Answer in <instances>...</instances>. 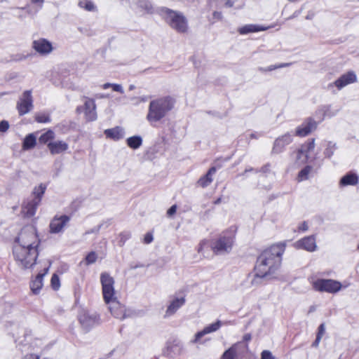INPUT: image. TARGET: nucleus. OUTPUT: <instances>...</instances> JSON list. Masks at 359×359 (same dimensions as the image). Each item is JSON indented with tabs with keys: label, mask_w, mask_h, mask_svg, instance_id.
Returning a JSON list of instances; mask_svg holds the SVG:
<instances>
[{
	"label": "nucleus",
	"mask_w": 359,
	"mask_h": 359,
	"mask_svg": "<svg viewBox=\"0 0 359 359\" xmlns=\"http://www.w3.org/2000/svg\"><path fill=\"white\" fill-rule=\"evenodd\" d=\"M176 210H177V205H172L167 211V215L168 217H171L172 216L175 212H176Z\"/></svg>",
	"instance_id": "nucleus-53"
},
{
	"label": "nucleus",
	"mask_w": 359,
	"mask_h": 359,
	"mask_svg": "<svg viewBox=\"0 0 359 359\" xmlns=\"http://www.w3.org/2000/svg\"><path fill=\"white\" fill-rule=\"evenodd\" d=\"M100 283L103 299L105 303L111 302L112 300L116 299L114 289L115 280L108 272L101 273Z\"/></svg>",
	"instance_id": "nucleus-7"
},
{
	"label": "nucleus",
	"mask_w": 359,
	"mask_h": 359,
	"mask_svg": "<svg viewBox=\"0 0 359 359\" xmlns=\"http://www.w3.org/2000/svg\"><path fill=\"white\" fill-rule=\"evenodd\" d=\"M222 325V323L219 320H217L215 323L208 325L201 331L198 332L195 334L194 339H193L192 342L194 344L198 343L201 338L204 335L217 331L221 327Z\"/></svg>",
	"instance_id": "nucleus-25"
},
{
	"label": "nucleus",
	"mask_w": 359,
	"mask_h": 359,
	"mask_svg": "<svg viewBox=\"0 0 359 359\" xmlns=\"http://www.w3.org/2000/svg\"><path fill=\"white\" fill-rule=\"evenodd\" d=\"M251 339H252V335L250 333H247V334H244V336L243 337V341L248 342V341H250Z\"/></svg>",
	"instance_id": "nucleus-59"
},
{
	"label": "nucleus",
	"mask_w": 359,
	"mask_h": 359,
	"mask_svg": "<svg viewBox=\"0 0 359 359\" xmlns=\"http://www.w3.org/2000/svg\"><path fill=\"white\" fill-rule=\"evenodd\" d=\"M70 221V217L66 215H56L51 219L49 224V231L51 233H59L64 231V228Z\"/></svg>",
	"instance_id": "nucleus-13"
},
{
	"label": "nucleus",
	"mask_w": 359,
	"mask_h": 359,
	"mask_svg": "<svg viewBox=\"0 0 359 359\" xmlns=\"http://www.w3.org/2000/svg\"><path fill=\"white\" fill-rule=\"evenodd\" d=\"M55 138V133L52 130H48L46 132L43 133L39 138L40 144H48L51 140Z\"/></svg>",
	"instance_id": "nucleus-36"
},
{
	"label": "nucleus",
	"mask_w": 359,
	"mask_h": 359,
	"mask_svg": "<svg viewBox=\"0 0 359 359\" xmlns=\"http://www.w3.org/2000/svg\"><path fill=\"white\" fill-rule=\"evenodd\" d=\"M97 258V254L94 251L89 252L85 258L86 264L90 265L94 264L96 262Z\"/></svg>",
	"instance_id": "nucleus-44"
},
{
	"label": "nucleus",
	"mask_w": 359,
	"mask_h": 359,
	"mask_svg": "<svg viewBox=\"0 0 359 359\" xmlns=\"http://www.w3.org/2000/svg\"><path fill=\"white\" fill-rule=\"evenodd\" d=\"M242 344L243 343L241 341L233 344L223 353L221 359H235L237 355V351Z\"/></svg>",
	"instance_id": "nucleus-32"
},
{
	"label": "nucleus",
	"mask_w": 359,
	"mask_h": 359,
	"mask_svg": "<svg viewBox=\"0 0 359 359\" xmlns=\"http://www.w3.org/2000/svg\"><path fill=\"white\" fill-rule=\"evenodd\" d=\"M356 81V74L353 71L351 70L341 75L340 77L333 83H329L327 88L331 89L333 87H336L338 90H340L345 86L355 83Z\"/></svg>",
	"instance_id": "nucleus-10"
},
{
	"label": "nucleus",
	"mask_w": 359,
	"mask_h": 359,
	"mask_svg": "<svg viewBox=\"0 0 359 359\" xmlns=\"http://www.w3.org/2000/svg\"><path fill=\"white\" fill-rule=\"evenodd\" d=\"M118 237V244L120 246H123L125 243L131 237V233L129 231H123L119 233Z\"/></svg>",
	"instance_id": "nucleus-43"
},
{
	"label": "nucleus",
	"mask_w": 359,
	"mask_h": 359,
	"mask_svg": "<svg viewBox=\"0 0 359 359\" xmlns=\"http://www.w3.org/2000/svg\"><path fill=\"white\" fill-rule=\"evenodd\" d=\"M182 350V342L177 339H171L167 341L163 353L168 357L173 358L175 355L180 354Z\"/></svg>",
	"instance_id": "nucleus-19"
},
{
	"label": "nucleus",
	"mask_w": 359,
	"mask_h": 359,
	"mask_svg": "<svg viewBox=\"0 0 359 359\" xmlns=\"http://www.w3.org/2000/svg\"><path fill=\"white\" fill-rule=\"evenodd\" d=\"M130 8L143 14H151L154 13V8L149 0H128Z\"/></svg>",
	"instance_id": "nucleus-15"
},
{
	"label": "nucleus",
	"mask_w": 359,
	"mask_h": 359,
	"mask_svg": "<svg viewBox=\"0 0 359 359\" xmlns=\"http://www.w3.org/2000/svg\"><path fill=\"white\" fill-rule=\"evenodd\" d=\"M161 13L163 15L165 22L172 29L179 33L187 32L188 29L187 20L181 12L163 8Z\"/></svg>",
	"instance_id": "nucleus-5"
},
{
	"label": "nucleus",
	"mask_w": 359,
	"mask_h": 359,
	"mask_svg": "<svg viewBox=\"0 0 359 359\" xmlns=\"http://www.w3.org/2000/svg\"><path fill=\"white\" fill-rule=\"evenodd\" d=\"M43 285V275H36L30 282L29 287L32 294L37 295L40 293Z\"/></svg>",
	"instance_id": "nucleus-31"
},
{
	"label": "nucleus",
	"mask_w": 359,
	"mask_h": 359,
	"mask_svg": "<svg viewBox=\"0 0 359 359\" xmlns=\"http://www.w3.org/2000/svg\"><path fill=\"white\" fill-rule=\"evenodd\" d=\"M32 47L41 55H48L53 50L52 43L43 38L34 40Z\"/></svg>",
	"instance_id": "nucleus-20"
},
{
	"label": "nucleus",
	"mask_w": 359,
	"mask_h": 359,
	"mask_svg": "<svg viewBox=\"0 0 359 359\" xmlns=\"http://www.w3.org/2000/svg\"><path fill=\"white\" fill-rule=\"evenodd\" d=\"M79 320L84 329L89 330L95 325L99 324L100 317L96 313L90 314L87 312H83L79 314Z\"/></svg>",
	"instance_id": "nucleus-17"
},
{
	"label": "nucleus",
	"mask_w": 359,
	"mask_h": 359,
	"mask_svg": "<svg viewBox=\"0 0 359 359\" xmlns=\"http://www.w3.org/2000/svg\"><path fill=\"white\" fill-rule=\"evenodd\" d=\"M35 120L38 123H49L50 121V117L49 115L40 114L35 116Z\"/></svg>",
	"instance_id": "nucleus-46"
},
{
	"label": "nucleus",
	"mask_w": 359,
	"mask_h": 359,
	"mask_svg": "<svg viewBox=\"0 0 359 359\" xmlns=\"http://www.w3.org/2000/svg\"><path fill=\"white\" fill-rule=\"evenodd\" d=\"M236 1L237 0H227L225 3V5L227 7H232Z\"/></svg>",
	"instance_id": "nucleus-62"
},
{
	"label": "nucleus",
	"mask_w": 359,
	"mask_h": 359,
	"mask_svg": "<svg viewBox=\"0 0 359 359\" xmlns=\"http://www.w3.org/2000/svg\"><path fill=\"white\" fill-rule=\"evenodd\" d=\"M36 144V137L33 133L28 134L24 139L22 142V149L24 150H29L33 149Z\"/></svg>",
	"instance_id": "nucleus-34"
},
{
	"label": "nucleus",
	"mask_w": 359,
	"mask_h": 359,
	"mask_svg": "<svg viewBox=\"0 0 359 359\" xmlns=\"http://www.w3.org/2000/svg\"><path fill=\"white\" fill-rule=\"evenodd\" d=\"M337 149V147L335 143H333L332 142H328L323 153L325 157L328 158H331Z\"/></svg>",
	"instance_id": "nucleus-37"
},
{
	"label": "nucleus",
	"mask_w": 359,
	"mask_h": 359,
	"mask_svg": "<svg viewBox=\"0 0 359 359\" xmlns=\"http://www.w3.org/2000/svg\"><path fill=\"white\" fill-rule=\"evenodd\" d=\"M254 271L255 273L253 275L251 273L248 275V279H250V287H257L264 284V279L269 276V275L259 269H254Z\"/></svg>",
	"instance_id": "nucleus-24"
},
{
	"label": "nucleus",
	"mask_w": 359,
	"mask_h": 359,
	"mask_svg": "<svg viewBox=\"0 0 359 359\" xmlns=\"http://www.w3.org/2000/svg\"><path fill=\"white\" fill-rule=\"evenodd\" d=\"M154 241L153 233L149 231L147 232L144 237L143 243L144 244H149Z\"/></svg>",
	"instance_id": "nucleus-48"
},
{
	"label": "nucleus",
	"mask_w": 359,
	"mask_h": 359,
	"mask_svg": "<svg viewBox=\"0 0 359 359\" xmlns=\"http://www.w3.org/2000/svg\"><path fill=\"white\" fill-rule=\"evenodd\" d=\"M23 359H40V357L36 354H27L26 355Z\"/></svg>",
	"instance_id": "nucleus-57"
},
{
	"label": "nucleus",
	"mask_w": 359,
	"mask_h": 359,
	"mask_svg": "<svg viewBox=\"0 0 359 359\" xmlns=\"http://www.w3.org/2000/svg\"><path fill=\"white\" fill-rule=\"evenodd\" d=\"M109 305V309L112 316L115 318L123 320L129 315L126 313V309L124 305H122L118 300L117 298L112 300L111 302L106 303Z\"/></svg>",
	"instance_id": "nucleus-18"
},
{
	"label": "nucleus",
	"mask_w": 359,
	"mask_h": 359,
	"mask_svg": "<svg viewBox=\"0 0 359 359\" xmlns=\"http://www.w3.org/2000/svg\"><path fill=\"white\" fill-rule=\"evenodd\" d=\"M104 133L107 137L116 141L119 140L124 137V130L119 126L107 129Z\"/></svg>",
	"instance_id": "nucleus-29"
},
{
	"label": "nucleus",
	"mask_w": 359,
	"mask_h": 359,
	"mask_svg": "<svg viewBox=\"0 0 359 359\" xmlns=\"http://www.w3.org/2000/svg\"><path fill=\"white\" fill-rule=\"evenodd\" d=\"M16 246L39 248L41 241L38 237L36 229L34 226H27L22 229L15 238Z\"/></svg>",
	"instance_id": "nucleus-6"
},
{
	"label": "nucleus",
	"mask_w": 359,
	"mask_h": 359,
	"mask_svg": "<svg viewBox=\"0 0 359 359\" xmlns=\"http://www.w3.org/2000/svg\"><path fill=\"white\" fill-rule=\"evenodd\" d=\"M325 323H321L318 328V332H317L316 336L320 337V338H322V337L325 334Z\"/></svg>",
	"instance_id": "nucleus-51"
},
{
	"label": "nucleus",
	"mask_w": 359,
	"mask_h": 359,
	"mask_svg": "<svg viewBox=\"0 0 359 359\" xmlns=\"http://www.w3.org/2000/svg\"><path fill=\"white\" fill-rule=\"evenodd\" d=\"M213 17L217 20H222V14L221 12L219 11H215L213 13Z\"/></svg>",
	"instance_id": "nucleus-61"
},
{
	"label": "nucleus",
	"mask_w": 359,
	"mask_h": 359,
	"mask_svg": "<svg viewBox=\"0 0 359 359\" xmlns=\"http://www.w3.org/2000/svg\"><path fill=\"white\" fill-rule=\"evenodd\" d=\"M285 250V245L283 243L265 249L257 257L255 269L261 270L269 276L273 274L280 266Z\"/></svg>",
	"instance_id": "nucleus-1"
},
{
	"label": "nucleus",
	"mask_w": 359,
	"mask_h": 359,
	"mask_svg": "<svg viewBox=\"0 0 359 359\" xmlns=\"http://www.w3.org/2000/svg\"><path fill=\"white\" fill-rule=\"evenodd\" d=\"M316 291L327 293H337L341 289V283L333 279L318 278L312 283Z\"/></svg>",
	"instance_id": "nucleus-8"
},
{
	"label": "nucleus",
	"mask_w": 359,
	"mask_h": 359,
	"mask_svg": "<svg viewBox=\"0 0 359 359\" xmlns=\"http://www.w3.org/2000/svg\"><path fill=\"white\" fill-rule=\"evenodd\" d=\"M27 57V55H22V54H17L13 56V60L14 61H21L22 60H25Z\"/></svg>",
	"instance_id": "nucleus-54"
},
{
	"label": "nucleus",
	"mask_w": 359,
	"mask_h": 359,
	"mask_svg": "<svg viewBox=\"0 0 359 359\" xmlns=\"http://www.w3.org/2000/svg\"><path fill=\"white\" fill-rule=\"evenodd\" d=\"M185 303L186 299L184 296L181 297H173V299L170 302V304L167 306L164 317L168 318L174 315L179 309L185 304Z\"/></svg>",
	"instance_id": "nucleus-21"
},
{
	"label": "nucleus",
	"mask_w": 359,
	"mask_h": 359,
	"mask_svg": "<svg viewBox=\"0 0 359 359\" xmlns=\"http://www.w3.org/2000/svg\"><path fill=\"white\" fill-rule=\"evenodd\" d=\"M48 148L52 155L59 154L69 148L68 144L64 141L59 140L55 142H50L48 144Z\"/></svg>",
	"instance_id": "nucleus-26"
},
{
	"label": "nucleus",
	"mask_w": 359,
	"mask_h": 359,
	"mask_svg": "<svg viewBox=\"0 0 359 359\" xmlns=\"http://www.w3.org/2000/svg\"><path fill=\"white\" fill-rule=\"evenodd\" d=\"M359 182V177L356 173L349 172L343 176L339 181L340 187L355 186Z\"/></svg>",
	"instance_id": "nucleus-27"
},
{
	"label": "nucleus",
	"mask_w": 359,
	"mask_h": 359,
	"mask_svg": "<svg viewBox=\"0 0 359 359\" xmlns=\"http://www.w3.org/2000/svg\"><path fill=\"white\" fill-rule=\"evenodd\" d=\"M318 123L313 118H307L296 129L295 135L299 137H306L317 128Z\"/></svg>",
	"instance_id": "nucleus-16"
},
{
	"label": "nucleus",
	"mask_w": 359,
	"mask_h": 359,
	"mask_svg": "<svg viewBox=\"0 0 359 359\" xmlns=\"http://www.w3.org/2000/svg\"><path fill=\"white\" fill-rule=\"evenodd\" d=\"M13 253L18 264L24 269L32 268L39 257V249L14 245Z\"/></svg>",
	"instance_id": "nucleus-3"
},
{
	"label": "nucleus",
	"mask_w": 359,
	"mask_h": 359,
	"mask_svg": "<svg viewBox=\"0 0 359 359\" xmlns=\"http://www.w3.org/2000/svg\"><path fill=\"white\" fill-rule=\"evenodd\" d=\"M31 2L32 4L36 6V8L34 9L33 12L32 10L29 9L30 6H27L23 8V9L27 10V13H29L35 14L42 8L44 0H31Z\"/></svg>",
	"instance_id": "nucleus-39"
},
{
	"label": "nucleus",
	"mask_w": 359,
	"mask_h": 359,
	"mask_svg": "<svg viewBox=\"0 0 359 359\" xmlns=\"http://www.w3.org/2000/svg\"><path fill=\"white\" fill-rule=\"evenodd\" d=\"M315 148V139H309L304 143L299 149H297L296 154L295 163L299 165L305 164L309 161V154Z\"/></svg>",
	"instance_id": "nucleus-9"
},
{
	"label": "nucleus",
	"mask_w": 359,
	"mask_h": 359,
	"mask_svg": "<svg viewBox=\"0 0 359 359\" xmlns=\"http://www.w3.org/2000/svg\"><path fill=\"white\" fill-rule=\"evenodd\" d=\"M292 140L293 134L292 133H287L278 137L273 142L271 153L273 154L282 153L285 149V147L292 142Z\"/></svg>",
	"instance_id": "nucleus-14"
},
{
	"label": "nucleus",
	"mask_w": 359,
	"mask_h": 359,
	"mask_svg": "<svg viewBox=\"0 0 359 359\" xmlns=\"http://www.w3.org/2000/svg\"><path fill=\"white\" fill-rule=\"evenodd\" d=\"M84 98L86 99L84 106H78L76 111L79 114L84 111L86 121H95L97 119V113L95 100L93 99L87 98L86 97H84Z\"/></svg>",
	"instance_id": "nucleus-11"
},
{
	"label": "nucleus",
	"mask_w": 359,
	"mask_h": 359,
	"mask_svg": "<svg viewBox=\"0 0 359 359\" xmlns=\"http://www.w3.org/2000/svg\"><path fill=\"white\" fill-rule=\"evenodd\" d=\"M300 231H306L308 230L309 227L307 225V223L306 222H304L299 227Z\"/></svg>",
	"instance_id": "nucleus-58"
},
{
	"label": "nucleus",
	"mask_w": 359,
	"mask_h": 359,
	"mask_svg": "<svg viewBox=\"0 0 359 359\" xmlns=\"http://www.w3.org/2000/svg\"><path fill=\"white\" fill-rule=\"evenodd\" d=\"M33 107L31 90H25L17 103V109L20 116L27 114Z\"/></svg>",
	"instance_id": "nucleus-12"
},
{
	"label": "nucleus",
	"mask_w": 359,
	"mask_h": 359,
	"mask_svg": "<svg viewBox=\"0 0 359 359\" xmlns=\"http://www.w3.org/2000/svg\"><path fill=\"white\" fill-rule=\"evenodd\" d=\"M323 110H324L325 117L331 118L337 114L339 109H332L330 104L322 105Z\"/></svg>",
	"instance_id": "nucleus-40"
},
{
	"label": "nucleus",
	"mask_w": 359,
	"mask_h": 359,
	"mask_svg": "<svg viewBox=\"0 0 359 359\" xmlns=\"http://www.w3.org/2000/svg\"><path fill=\"white\" fill-rule=\"evenodd\" d=\"M101 226H102V225H99L93 229H91L90 230H88V231H86V233L89 234V233H98L101 229Z\"/></svg>",
	"instance_id": "nucleus-56"
},
{
	"label": "nucleus",
	"mask_w": 359,
	"mask_h": 359,
	"mask_svg": "<svg viewBox=\"0 0 359 359\" xmlns=\"http://www.w3.org/2000/svg\"><path fill=\"white\" fill-rule=\"evenodd\" d=\"M217 168L215 166L211 167L207 173L201 176L197 181L198 186L205 188L213 181L212 175L216 172Z\"/></svg>",
	"instance_id": "nucleus-28"
},
{
	"label": "nucleus",
	"mask_w": 359,
	"mask_h": 359,
	"mask_svg": "<svg viewBox=\"0 0 359 359\" xmlns=\"http://www.w3.org/2000/svg\"><path fill=\"white\" fill-rule=\"evenodd\" d=\"M234 241V232L232 230H226L222 232L216 239L212 241L211 250L217 255L228 254L232 250Z\"/></svg>",
	"instance_id": "nucleus-4"
},
{
	"label": "nucleus",
	"mask_w": 359,
	"mask_h": 359,
	"mask_svg": "<svg viewBox=\"0 0 359 359\" xmlns=\"http://www.w3.org/2000/svg\"><path fill=\"white\" fill-rule=\"evenodd\" d=\"M79 6L88 11H93L95 9L93 2L90 0H83L79 2Z\"/></svg>",
	"instance_id": "nucleus-41"
},
{
	"label": "nucleus",
	"mask_w": 359,
	"mask_h": 359,
	"mask_svg": "<svg viewBox=\"0 0 359 359\" xmlns=\"http://www.w3.org/2000/svg\"><path fill=\"white\" fill-rule=\"evenodd\" d=\"M289 63H280L278 65H270L266 68L264 67H259V71L262 72H271L273 70H275L276 69L283 68L289 66Z\"/></svg>",
	"instance_id": "nucleus-42"
},
{
	"label": "nucleus",
	"mask_w": 359,
	"mask_h": 359,
	"mask_svg": "<svg viewBox=\"0 0 359 359\" xmlns=\"http://www.w3.org/2000/svg\"><path fill=\"white\" fill-rule=\"evenodd\" d=\"M295 247L309 252H313L316 249V238L314 236H306L295 243Z\"/></svg>",
	"instance_id": "nucleus-22"
},
{
	"label": "nucleus",
	"mask_w": 359,
	"mask_h": 359,
	"mask_svg": "<svg viewBox=\"0 0 359 359\" xmlns=\"http://www.w3.org/2000/svg\"><path fill=\"white\" fill-rule=\"evenodd\" d=\"M321 339L322 338H320V337H317L316 336V339L314 340V341L312 344V346L313 347H318L319 344H320V341Z\"/></svg>",
	"instance_id": "nucleus-60"
},
{
	"label": "nucleus",
	"mask_w": 359,
	"mask_h": 359,
	"mask_svg": "<svg viewBox=\"0 0 359 359\" xmlns=\"http://www.w3.org/2000/svg\"><path fill=\"white\" fill-rule=\"evenodd\" d=\"M262 359H275V357L272 355L271 352L268 350H264L261 353Z\"/></svg>",
	"instance_id": "nucleus-49"
},
{
	"label": "nucleus",
	"mask_w": 359,
	"mask_h": 359,
	"mask_svg": "<svg viewBox=\"0 0 359 359\" xmlns=\"http://www.w3.org/2000/svg\"><path fill=\"white\" fill-rule=\"evenodd\" d=\"M126 142L130 148L137 149L142 144V138L140 135L132 136L126 140Z\"/></svg>",
	"instance_id": "nucleus-35"
},
{
	"label": "nucleus",
	"mask_w": 359,
	"mask_h": 359,
	"mask_svg": "<svg viewBox=\"0 0 359 359\" xmlns=\"http://www.w3.org/2000/svg\"><path fill=\"white\" fill-rule=\"evenodd\" d=\"M39 205V203L32 198H27L22 203L21 212L26 217H32L36 214Z\"/></svg>",
	"instance_id": "nucleus-23"
},
{
	"label": "nucleus",
	"mask_w": 359,
	"mask_h": 359,
	"mask_svg": "<svg viewBox=\"0 0 359 359\" xmlns=\"http://www.w3.org/2000/svg\"><path fill=\"white\" fill-rule=\"evenodd\" d=\"M46 185L44 184H40L38 187H35L32 191V199L36 201L38 203H41L42 197L43 196L46 190Z\"/></svg>",
	"instance_id": "nucleus-33"
},
{
	"label": "nucleus",
	"mask_w": 359,
	"mask_h": 359,
	"mask_svg": "<svg viewBox=\"0 0 359 359\" xmlns=\"http://www.w3.org/2000/svg\"><path fill=\"white\" fill-rule=\"evenodd\" d=\"M175 103V99L170 96H166L151 101L147 116V120L150 123H156L161 121L173 109Z\"/></svg>",
	"instance_id": "nucleus-2"
},
{
	"label": "nucleus",
	"mask_w": 359,
	"mask_h": 359,
	"mask_svg": "<svg viewBox=\"0 0 359 359\" xmlns=\"http://www.w3.org/2000/svg\"><path fill=\"white\" fill-rule=\"evenodd\" d=\"M270 170V164H266L264 166H262L259 170H256V172H262L264 173H266Z\"/></svg>",
	"instance_id": "nucleus-55"
},
{
	"label": "nucleus",
	"mask_w": 359,
	"mask_h": 359,
	"mask_svg": "<svg viewBox=\"0 0 359 359\" xmlns=\"http://www.w3.org/2000/svg\"><path fill=\"white\" fill-rule=\"evenodd\" d=\"M50 283H51V286L54 290H57L59 289L60 285V278L57 274L54 273L52 276L51 280H50Z\"/></svg>",
	"instance_id": "nucleus-47"
},
{
	"label": "nucleus",
	"mask_w": 359,
	"mask_h": 359,
	"mask_svg": "<svg viewBox=\"0 0 359 359\" xmlns=\"http://www.w3.org/2000/svg\"><path fill=\"white\" fill-rule=\"evenodd\" d=\"M206 243H207V242H206L205 241H202L200 243L199 246H198V252H200L203 250V248L204 245H205Z\"/></svg>",
	"instance_id": "nucleus-64"
},
{
	"label": "nucleus",
	"mask_w": 359,
	"mask_h": 359,
	"mask_svg": "<svg viewBox=\"0 0 359 359\" xmlns=\"http://www.w3.org/2000/svg\"><path fill=\"white\" fill-rule=\"evenodd\" d=\"M269 27H264V26H261V25H258L250 24V25H244V26L240 27L238 29V32L241 34L244 35V34H247L249 33L258 32L260 31H265Z\"/></svg>",
	"instance_id": "nucleus-30"
},
{
	"label": "nucleus",
	"mask_w": 359,
	"mask_h": 359,
	"mask_svg": "<svg viewBox=\"0 0 359 359\" xmlns=\"http://www.w3.org/2000/svg\"><path fill=\"white\" fill-rule=\"evenodd\" d=\"M312 167L311 165H306L302 169L297 176L298 181L306 180L309 178V174L311 172Z\"/></svg>",
	"instance_id": "nucleus-38"
},
{
	"label": "nucleus",
	"mask_w": 359,
	"mask_h": 359,
	"mask_svg": "<svg viewBox=\"0 0 359 359\" xmlns=\"http://www.w3.org/2000/svg\"><path fill=\"white\" fill-rule=\"evenodd\" d=\"M9 128V123L6 121L3 120L0 122V132L5 133L6 132Z\"/></svg>",
	"instance_id": "nucleus-50"
},
{
	"label": "nucleus",
	"mask_w": 359,
	"mask_h": 359,
	"mask_svg": "<svg viewBox=\"0 0 359 359\" xmlns=\"http://www.w3.org/2000/svg\"><path fill=\"white\" fill-rule=\"evenodd\" d=\"M111 88L114 91L118 92L120 93H123V89L121 85L117 83H112Z\"/></svg>",
	"instance_id": "nucleus-52"
},
{
	"label": "nucleus",
	"mask_w": 359,
	"mask_h": 359,
	"mask_svg": "<svg viewBox=\"0 0 359 359\" xmlns=\"http://www.w3.org/2000/svg\"><path fill=\"white\" fill-rule=\"evenodd\" d=\"M315 116L318 119L317 123L322 122L325 118V112L324 110H323L322 105L318 107V108L315 111Z\"/></svg>",
	"instance_id": "nucleus-45"
},
{
	"label": "nucleus",
	"mask_w": 359,
	"mask_h": 359,
	"mask_svg": "<svg viewBox=\"0 0 359 359\" xmlns=\"http://www.w3.org/2000/svg\"><path fill=\"white\" fill-rule=\"evenodd\" d=\"M262 135V133H252L250 134V137L253 139H257Z\"/></svg>",
	"instance_id": "nucleus-63"
}]
</instances>
